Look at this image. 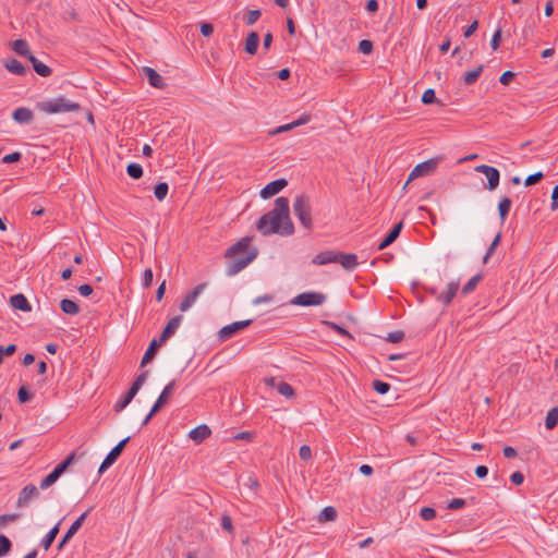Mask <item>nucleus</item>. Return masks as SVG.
Listing matches in <instances>:
<instances>
[{"mask_svg": "<svg viewBox=\"0 0 558 558\" xmlns=\"http://www.w3.org/2000/svg\"><path fill=\"white\" fill-rule=\"evenodd\" d=\"M37 496V487L34 484H28L25 487H23L22 490L20 492L16 506L19 508L25 507L28 504L29 499Z\"/></svg>", "mask_w": 558, "mask_h": 558, "instance_id": "obj_16", "label": "nucleus"}, {"mask_svg": "<svg viewBox=\"0 0 558 558\" xmlns=\"http://www.w3.org/2000/svg\"><path fill=\"white\" fill-rule=\"evenodd\" d=\"M515 77V73L512 72V71H505L500 77H499V82L502 84V85H508L513 78Z\"/></svg>", "mask_w": 558, "mask_h": 558, "instance_id": "obj_61", "label": "nucleus"}, {"mask_svg": "<svg viewBox=\"0 0 558 558\" xmlns=\"http://www.w3.org/2000/svg\"><path fill=\"white\" fill-rule=\"evenodd\" d=\"M148 375H149L148 371H143L141 374H138L136 376V378L134 379V381L132 384H134L138 388H142V386L145 384Z\"/></svg>", "mask_w": 558, "mask_h": 558, "instance_id": "obj_62", "label": "nucleus"}, {"mask_svg": "<svg viewBox=\"0 0 558 558\" xmlns=\"http://www.w3.org/2000/svg\"><path fill=\"white\" fill-rule=\"evenodd\" d=\"M251 241L250 236H244L227 250L226 257L232 258L227 266V275L240 272L257 257L258 250L250 246Z\"/></svg>", "mask_w": 558, "mask_h": 558, "instance_id": "obj_2", "label": "nucleus"}, {"mask_svg": "<svg viewBox=\"0 0 558 558\" xmlns=\"http://www.w3.org/2000/svg\"><path fill=\"white\" fill-rule=\"evenodd\" d=\"M260 15H262V12L258 9L248 10L244 17L245 24L247 26H252L253 24H255L257 22V20L260 17Z\"/></svg>", "mask_w": 558, "mask_h": 558, "instance_id": "obj_47", "label": "nucleus"}, {"mask_svg": "<svg viewBox=\"0 0 558 558\" xmlns=\"http://www.w3.org/2000/svg\"><path fill=\"white\" fill-rule=\"evenodd\" d=\"M207 283L203 282L197 284L192 291H190L181 301L179 308L181 312L187 311L196 301L197 296L204 291Z\"/></svg>", "mask_w": 558, "mask_h": 558, "instance_id": "obj_13", "label": "nucleus"}, {"mask_svg": "<svg viewBox=\"0 0 558 558\" xmlns=\"http://www.w3.org/2000/svg\"><path fill=\"white\" fill-rule=\"evenodd\" d=\"M256 229L263 235H292L294 226L290 218L289 199L282 196L276 198L275 207L257 220Z\"/></svg>", "mask_w": 558, "mask_h": 558, "instance_id": "obj_1", "label": "nucleus"}, {"mask_svg": "<svg viewBox=\"0 0 558 558\" xmlns=\"http://www.w3.org/2000/svg\"><path fill=\"white\" fill-rule=\"evenodd\" d=\"M544 178V173L542 171H537L533 174H530L525 178L524 180V185L525 186H532V185H535L537 183H539Z\"/></svg>", "mask_w": 558, "mask_h": 558, "instance_id": "obj_49", "label": "nucleus"}, {"mask_svg": "<svg viewBox=\"0 0 558 558\" xmlns=\"http://www.w3.org/2000/svg\"><path fill=\"white\" fill-rule=\"evenodd\" d=\"M10 304L14 310H19V311H22L25 313L32 311V306H31L27 298L22 293L12 295L10 298Z\"/></svg>", "mask_w": 558, "mask_h": 558, "instance_id": "obj_21", "label": "nucleus"}, {"mask_svg": "<svg viewBox=\"0 0 558 558\" xmlns=\"http://www.w3.org/2000/svg\"><path fill=\"white\" fill-rule=\"evenodd\" d=\"M199 31L204 37H209L214 33V25L210 23H202Z\"/></svg>", "mask_w": 558, "mask_h": 558, "instance_id": "obj_63", "label": "nucleus"}, {"mask_svg": "<svg viewBox=\"0 0 558 558\" xmlns=\"http://www.w3.org/2000/svg\"><path fill=\"white\" fill-rule=\"evenodd\" d=\"M500 241H501V233L498 232L493 242L490 243V245L488 246L487 248V252L486 254L484 255L483 257V264H487L488 259L490 258V256L495 253L496 251V247L500 244Z\"/></svg>", "mask_w": 558, "mask_h": 558, "instance_id": "obj_41", "label": "nucleus"}, {"mask_svg": "<svg viewBox=\"0 0 558 558\" xmlns=\"http://www.w3.org/2000/svg\"><path fill=\"white\" fill-rule=\"evenodd\" d=\"M153 279H154L153 270L150 268L145 269L143 272V276H142L143 287L145 289L150 288L153 284Z\"/></svg>", "mask_w": 558, "mask_h": 558, "instance_id": "obj_53", "label": "nucleus"}, {"mask_svg": "<svg viewBox=\"0 0 558 558\" xmlns=\"http://www.w3.org/2000/svg\"><path fill=\"white\" fill-rule=\"evenodd\" d=\"M288 185V181L284 178H279L266 184L259 192V195L264 199H268L279 192H281Z\"/></svg>", "mask_w": 558, "mask_h": 558, "instance_id": "obj_11", "label": "nucleus"}, {"mask_svg": "<svg viewBox=\"0 0 558 558\" xmlns=\"http://www.w3.org/2000/svg\"><path fill=\"white\" fill-rule=\"evenodd\" d=\"M558 425V407L551 408L545 418V427L549 430Z\"/></svg>", "mask_w": 558, "mask_h": 558, "instance_id": "obj_31", "label": "nucleus"}, {"mask_svg": "<svg viewBox=\"0 0 558 558\" xmlns=\"http://www.w3.org/2000/svg\"><path fill=\"white\" fill-rule=\"evenodd\" d=\"M12 119L20 124H29L34 120V112L26 107H19L12 112Z\"/></svg>", "mask_w": 558, "mask_h": 558, "instance_id": "obj_17", "label": "nucleus"}, {"mask_svg": "<svg viewBox=\"0 0 558 558\" xmlns=\"http://www.w3.org/2000/svg\"><path fill=\"white\" fill-rule=\"evenodd\" d=\"M404 336H405L404 331L396 330V331L389 332L388 336L386 337V340L391 343H399L404 339Z\"/></svg>", "mask_w": 558, "mask_h": 558, "instance_id": "obj_54", "label": "nucleus"}, {"mask_svg": "<svg viewBox=\"0 0 558 558\" xmlns=\"http://www.w3.org/2000/svg\"><path fill=\"white\" fill-rule=\"evenodd\" d=\"M3 66L15 75H25L27 70L17 59L9 58L3 60Z\"/></svg>", "mask_w": 558, "mask_h": 558, "instance_id": "obj_23", "label": "nucleus"}, {"mask_svg": "<svg viewBox=\"0 0 558 558\" xmlns=\"http://www.w3.org/2000/svg\"><path fill=\"white\" fill-rule=\"evenodd\" d=\"M459 290V282L452 281L448 283L445 292L437 294V301L441 302L445 306H448Z\"/></svg>", "mask_w": 558, "mask_h": 558, "instance_id": "obj_19", "label": "nucleus"}, {"mask_svg": "<svg viewBox=\"0 0 558 558\" xmlns=\"http://www.w3.org/2000/svg\"><path fill=\"white\" fill-rule=\"evenodd\" d=\"M327 296L322 292L308 291L295 295L291 300V304L298 306H318L326 301Z\"/></svg>", "mask_w": 558, "mask_h": 558, "instance_id": "obj_5", "label": "nucleus"}, {"mask_svg": "<svg viewBox=\"0 0 558 558\" xmlns=\"http://www.w3.org/2000/svg\"><path fill=\"white\" fill-rule=\"evenodd\" d=\"M181 320H182V316L181 315H178V316H174L172 317L168 323L167 325L165 326V328L162 329L168 336H172L174 335L175 330L178 329V327L180 326L181 324Z\"/></svg>", "mask_w": 558, "mask_h": 558, "instance_id": "obj_38", "label": "nucleus"}, {"mask_svg": "<svg viewBox=\"0 0 558 558\" xmlns=\"http://www.w3.org/2000/svg\"><path fill=\"white\" fill-rule=\"evenodd\" d=\"M93 510V507H89L84 513H82L68 529L64 533L60 542L58 543L57 549L62 550L63 547L69 543V541L77 533V531L82 527L84 521L86 520L88 513Z\"/></svg>", "mask_w": 558, "mask_h": 558, "instance_id": "obj_9", "label": "nucleus"}, {"mask_svg": "<svg viewBox=\"0 0 558 558\" xmlns=\"http://www.w3.org/2000/svg\"><path fill=\"white\" fill-rule=\"evenodd\" d=\"M169 185L167 182H159L154 187V195L157 201L162 202L168 194Z\"/></svg>", "mask_w": 558, "mask_h": 558, "instance_id": "obj_37", "label": "nucleus"}, {"mask_svg": "<svg viewBox=\"0 0 558 558\" xmlns=\"http://www.w3.org/2000/svg\"><path fill=\"white\" fill-rule=\"evenodd\" d=\"M158 352V348L156 347V343L150 342L146 352L144 353L142 361H141V367L146 366L150 361L154 360Z\"/></svg>", "mask_w": 558, "mask_h": 558, "instance_id": "obj_34", "label": "nucleus"}, {"mask_svg": "<svg viewBox=\"0 0 558 558\" xmlns=\"http://www.w3.org/2000/svg\"><path fill=\"white\" fill-rule=\"evenodd\" d=\"M465 505H466L465 499H462V498H453V499H452V500H450V501H449V504L447 505V509H449V510H458V509L463 508Z\"/></svg>", "mask_w": 558, "mask_h": 558, "instance_id": "obj_56", "label": "nucleus"}, {"mask_svg": "<svg viewBox=\"0 0 558 558\" xmlns=\"http://www.w3.org/2000/svg\"><path fill=\"white\" fill-rule=\"evenodd\" d=\"M277 390L281 396H283L286 398H291L294 396L293 387L286 381L278 383Z\"/></svg>", "mask_w": 558, "mask_h": 558, "instance_id": "obj_44", "label": "nucleus"}, {"mask_svg": "<svg viewBox=\"0 0 558 558\" xmlns=\"http://www.w3.org/2000/svg\"><path fill=\"white\" fill-rule=\"evenodd\" d=\"M61 475L62 473L54 466V469L41 480L39 485L40 489H47L52 486Z\"/></svg>", "mask_w": 558, "mask_h": 558, "instance_id": "obj_30", "label": "nucleus"}, {"mask_svg": "<svg viewBox=\"0 0 558 558\" xmlns=\"http://www.w3.org/2000/svg\"><path fill=\"white\" fill-rule=\"evenodd\" d=\"M251 324H252V319H246V320H239V322H234L229 325H226L218 332L219 339L222 341L228 340V339L232 338L239 331L248 327Z\"/></svg>", "mask_w": 558, "mask_h": 558, "instance_id": "obj_10", "label": "nucleus"}, {"mask_svg": "<svg viewBox=\"0 0 558 558\" xmlns=\"http://www.w3.org/2000/svg\"><path fill=\"white\" fill-rule=\"evenodd\" d=\"M76 451H72L68 454L60 463L56 465L58 470L63 474L75 461Z\"/></svg>", "mask_w": 558, "mask_h": 558, "instance_id": "obj_40", "label": "nucleus"}, {"mask_svg": "<svg viewBox=\"0 0 558 558\" xmlns=\"http://www.w3.org/2000/svg\"><path fill=\"white\" fill-rule=\"evenodd\" d=\"M60 308L66 315H76L81 311L80 305L71 299H62Z\"/></svg>", "mask_w": 558, "mask_h": 558, "instance_id": "obj_27", "label": "nucleus"}, {"mask_svg": "<svg viewBox=\"0 0 558 558\" xmlns=\"http://www.w3.org/2000/svg\"><path fill=\"white\" fill-rule=\"evenodd\" d=\"M422 102L424 105L438 104L442 106V102L436 97V93L433 88H428L423 93Z\"/></svg>", "mask_w": 558, "mask_h": 558, "instance_id": "obj_39", "label": "nucleus"}, {"mask_svg": "<svg viewBox=\"0 0 558 558\" xmlns=\"http://www.w3.org/2000/svg\"><path fill=\"white\" fill-rule=\"evenodd\" d=\"M126 173L130 178L138 180L143 177V167L137 162H131L126 166Z\"/></svg>", "mask_w": 558, "mask_h": 558, "instance_id": "obj_36", "label": "nucleus"}, {"mask_svg": "<svg viewBox=\"0 0 558 558\" xmlns=\"http://www.w3.org/2000/svg\"><path fill=\"white\" fill-rule=\"evenodd\" d=\"M174 388L175 380H171L168 385H166V387L163 388V390L161 391V393L159 395V397L157 398L156 402L153 405V413H158L168 403Z\"/></svg>", "mask_w": 558, "mask_h": 558, "instance_id": "obj_12", "label": "nucleus"}, {"mask_svg": "<svg viewBox=\"0 0 558 558\" xmlns=\"http://www.w3.org/2000/svg\"><path fill=\"white\" fill-rule=\"evenodd\" d=\"M293 213L303 228L313 230L311 199L307 195L301 194L294 198Z\"/></svg>", "mask_w": 558, "mask_h": 558, "instance_id": "obj_4", "label": "nucleus"}, {"mask_svg": "<svg viewBox=\"0 0 558 558\" xmlns=\"http://www.w3.org/2000/svg\"><path fill=\"white\" fill-rule=\"evenodd\" d=\"M403 229V221L397 222L386 234V236L381 240L379 243L377 250L383 251L389 245H391L400 235L401 231Z\"/></svg>", "mask_w": 558, "mask_h": 558, "instance_id": "obj_14", "label": "nucleus"}, {"mask_svg": "<svg viewBox=\"0 0 558 558\" xmlns=\"http://www.w3.org/2000/svg\"><path fill=\"white\" fill-rule=\"evenodd\" d=\"M299 456L303 461H308L312 458V449L307 445H303L300 447Z\"/></svg>", "mask_w": 558, "mask_h": 558, "instance_id": "obj_58", "label": "nucleus"}, {"mask_svg": "<svg viewBox=\"0 0 558 558\" xmlns=\"http://www.w3.org/2000/svg\"><path fill=\"white\" fill-rule=\"evenodd\" d=\"M12 549V542L3 534H0V558L7 556Z\"/></svg>", "mask_w": 558, "mask_h": 558, "instance_id": "obj_43", "label": "nucleus"}, {"mask_svg": "<svg viewBox=\"0 0 558 558\" xmlns=\"http://www.w3.org/2000/svg\"><path fill=\"white\" fill-rule=\"evenodd\" d=\"M502 38V31L501 28H497L495 33L493 34L492 40H490V47L493 50H497L500 46Z\"/></svg>", "mask_w": 558, "mask_h": 558, "instance_id": "obj_55", "label": "nucleus"}, {"mask_svg": "<svg viewBox=\"0 0 558 558\" xmlns=\"http://www.w3.org/2000/svg\"><path fill=\"white\" fill-rule=\"evenodd\" d=\"M483 279L482 274L473 276L462 288V294L466 295L475 290L480 281Z\"/></svg>", "mask_w": 558, "mask_h": 558, "instance_id": "obj_35", "label": "nucleus"}, {"mask_svg": "<svg viewBox=\"0 0 558 558\" xmlns=\"http://www.w3.org/2000/svg\"><path fill=\"white\" fill-rule=\"evenodd\" d=\"M483 69L484 66L480 64L474 70L466 72L465 75L463 76V83L465 85L474 84L478 80L481 73L483 72Z\"/></svg>", "mask_w": 558, "mask_h": 558, "instance_id": "obj_32", "label": "nucleus"}, {"mask_svg": "<svg viewBox=\"0 0 558 558\" xmlns=\"http://www.w3.org/2000/svg\"><path fill=\"white\" fill-rule=\"evenodd\" d=\"M259 45V35L257 32H251L247 34L244 44V51L251 56L257 52Z\"/></svg>", "mask_w": 558, "mask_h": 558, "instance_id": "obj_22", "label": "nucleus"}, {"mask_svg": "<svg viewBox=\"0 0 558 558\" xmlns=\"http://www.w3.org/2000/svg\"><path fill=\"white\" fill-rule=\"evenodd\" d=\"M21 158H22V154L20 151H14V153L5 155L2 158V162L3 163H14V162L20 161Z\"/></svg>", "mask_w": 558, "mask_h": 558, "instance_id": "obj_57", "label": "nucleus"}, {"mask_svg": "<svg viewBox=\"0 0 558 558\" xmlns=\"http://www.w3.org/2000/svg\"><path fill=\"white\" fill-rule=\"evenodd\" d=\"M221 526L228 533H232L233 532L232 519H231L230 515H228V514H223L222 515V518H221Z\"/></svg>", "mask_w": 558, "mask_h": 558, "instance_id": "obj_59", "label": "nucleus"}, {"mask_svg": "<svg viewBox=\"0 0 558 558\" xmlns=\"http://www.w3.org/2000/svg\"><path fill=\"white\" fill-rule=\"evenodd\" d=\"M211 435V429L206 424H201L191 429L189 436L197 445L202 444Z\"/></svg>", "mask_w": 558, "mask_h": 558, "instance_id": "obj_20", "label": "nucleus"}, {"mask_svg": "<svg viewBox=\"0 0 558 558\" xmlns=\"http://www.w3.org/2000/svg\"><path fill=\"white\" fill-rule=\"evenodd\" d=\"M372 386H373V389L379 395L387 393L391 388L390 384L379 380V379H375L373 381Z\"/></svg>", "mask_w": 558, "mask_h": 558, "instance_id": "obj_46", "label": "nucleus"}, {"mask_svg": "<svg viewBox=\"0 0 558 558\" xmlns=\"http://www.w3.org/2000/svg\"><path fill=\"white\" fill-rule=\"evenodd\" d=\"M17 350L16 344L10 343L7 347L0 345V365L3 362L4 356H11L13 355Z\"/></svg>", "mask_w": 558, "mask_h": 558, "instance_id": "obj_48", "label": "nucleus"}, {"mask_svg": "<svg viewBox=\"0 0 558 558\" xmlns=\"http://www.w3.org/2000/svg\"><path fill=\"white\" fill-rule=\"evenodd\" d=\"M336 263H339L345 270L352 271L357 266V256L354 253H337Z\"/></svg>", "mask_w": 558, "mask_h": 558, "instance_id": "obj_15", "label": "nucleus"}, {"mask_svg": "<svg viewBox=\"0 0 558 558\" xmlns=\"http://www.w3.org/2000/svg\"><path fill=\"white\" fill-rule=\"evenodd\" d=\"M420 517L425 521H430L436 518V510L432 507H423Z\"/></svg>", "mask_w": 558, "mask_h": 558, "instance_id": "obj_52", "label": "nucleus"}, {"mask_svg": "<svg viewBox=\"0 0 558 558\" xmlns=\"http://www.w3.org/2000/svg\"><path fill=\"white\" fill-rule=\"evenodd\" d=\"M19 517H20L19 513L1 514L0 515V529L9 522L16 521L19 519Z\"/></svg>", "mask_w": 558, "mask_h": 558, "instance_id": "obj_60", "label": "nucleus"}, {"mask_svg": "<svg viewBox=\"0 0 558 558\" xmlns=\"http://www.w3.org/2000/svg\"><path fill=\"white\" fill-rule=\"evenodd\" d=\"M28 61L32 63V66L34 71L41 77L50 76L52 73V70L43 63L40 60H38L34 54L29 56Z\"/></svg>", "mask_w": 558, "mask_h": 558, "instance_id": "obj_25", "label": "nucleus"}, {"mask_svg": "<svg viewBox=\"0 0 558 558\" xmlns=\"http://www.w3.org/2000/svg\"><path fill=\"white\" fill-rule=\"evenodd\" d=\"M373 49H374V45H373V41L372 40H368V39H362L360 43H359V51L362 52L363 54H369L373 52Z\"/></svg>", "mask_w": 558, "mask_h": 558, "instance_id": "obj_51", "label": "nucleus"}, {"mask_svg": "<svg viewBox=\"0 0 558 558\" xmlns=\"http://www.w3.org/2000/svg\"><path fill=\"white\" fill-rule=\"evenodd\" d=\"M551 210L558 209V183L555 185L551 192V204H550Z\"/></svg>", "mask_w": 558, "mask_h": 558, "instance_id": "obj_64", "label": "nucleus"}, {"mask_svg": "<svg viewBox=\"0 0 558 558\" xmlns=\"http://www.w3.org/2000/svg\"><path fill=\"white\" fill-rule=\"evenodd\" d=\"M476 172L483 173L486 179L487 183L484 185L485 189L488 191H495L500 181V172L497 168L488 165H478L474 168Z\"/></svg>", "mask_w": 558, "mask_h": 558, "instance_id": "obj_7", "label": "nucleus"}, {"mask_svg": "<svg viewBox=\"0 0 558 558\" xmlns=\"http://www.w3.org/2000/svg\"><path fill=\"white\" fill-rule=\"evenodd\" d=\"M130 439H131L130 436L125 437L124 439L119 441L109 451V453L105 457V459L102 460V462L98 469L99 474H102L106 470H108L119 459V457L122 454V452H123L126 444L130 441Z\"/></svg>", "mask_w": 558, "mask_h": 558, "instance_id": "obj_6", "label": "nucleus"}, {"mask_svg": "<svg viewBox=\"0 0 558 558\" xmlns=\"http://www.w3.org/2000/svg\"><path fill=\"white\" fill-rule=\"evenodd\" d=\"M132 400L133 399L129 397L126 393L121 396V398L113 405L114 412L120 413L121 411H123L132 402Z\"/></svg>", "mask_w": 558, "mask_h": 558, "instance_id": "obj_45", "label": "nucleus"}, {"mask_svg": "<svg viewBox=\"0 0 558 558\" xmlns=\"http://www.w3.org/2000/svg\"><path fill=\"white\" fill-rule=\"evenodd\" d=\"M143 72L148 81V83L155 87L162 89L166 86L163 77L153 68L145 66L143 68Z\"/></svg>", "mask_w": 558, "mask_h": 558, "instance_id": "obj_18", "label": "nucleus"}, {"mask_svg": "<svg viewBox=\"0 0 558 558\" xmlns=\"http://www.w3.org/2000/svg\"><path fill=\"white\" fill-rule=\"evenodd\" d=\"M34 397V393L28 389L27 386L22 385L17 390V400L20 403L29 402Z\"/></svg>", "mask_w": 558, "mask_h": 558, "instance_id": "obj_42", "label": "nucleus"}, {"mask_svg": "<svg viewBox=\"0 0 558 558\" xmlns=\"http://www.w3.org/2000/svg\"><path fill=\"white\" fill-rule=\"evenodd\" d=\"M12 50L17 53L19 56L29 59V56H33V53L29 50V46L25 39H16L11 44Z\"/></svg>", "mask_w": 558, "mask_h": 558, "instance_id": "obj_26", "label": "nucleus"}, {"mask_svg": "<svg viewBox=\"0 0 558 558\" xmlns=\"http://www.w3.org/2000/svg\"><path fill=\"white\" fill-rule=\"evenodd\" d=\"M337 510L332 506L325 507L320 514H319V521L320 522H330L335 521L337 519Z\"/></svg>", "mask_w": 558, "mask_h": 558, "instance_id": "obj_33", "label": "nucleus"}, {"mask_svg": "<svg viewBox=\"0 0 558 558\" xmlns=\"http://www.w3.org/2000/svg\"><path fill=\"white\" fill-rule=\"evenodd\" d=\"M337 253L338 252L330 250L323 251L312 259V263L315 265H327L330 263H336Z\"/></svg>", "mask_w": 558, "mask_h": 558, "instance_id": "obj_24", "label": "nucleus"}, {"mask_svg": "<svg viewBox=\"0 0 558 558\" xmlns=\"http://www.w3.org/2000/svg\"><path fill=\"white\" fill-rule=\"evenodd\" d=\"M37 108L48 114L74 112L81 109L78 102L72 101L64 96L37 102Z\"/></svg>", "mask_w": 558, "mask_h": 558, "instance_id": "obj_3", "label": "nucleus"}, {"mask_svg": "<svg viewBox=\"0 0 558 558\" xmlns=\"http://www.w3.org/2000/svg\"><path fill=\"white\" fill-rule=\"evenodd\" d=\"M511 205H512V201L508 196H505V197H502L499 201V203H498V214H499V218H500L501 225L505 223V221L507 219V216H508V214L510 211Z\"/></svg>", "mask_w": 558, "mask_h": 558, "instance_id": "obj_29", "label": "nucleus"}, {"mask_svg": "<svg viewBox=\"0 0 558 558\" xmlns=\"http://www.w3.org/2000/svg\"><path fill=\"white\" fill-rule=\"evenodd\" d=\"M323 324L328 326L330 329H332L333 331H336L340 336H345V337H349V338L352 337L351 333L345 328L339 326L338 324H336L333 322L324 320Z\"/></svg>", "mask_w": 558, "mask_h": 558, "instance_id": "obj_50", "label": "nucleus"}, {"mask_svg": "<svg viewBox=\"0 0 558 558\" xmlns=\"http://www.w3.org/2000/svg\"><path fill=\"white\" fill-rule=\"evenodd\" d=\"M60 531V522L57 523L53 527L49 530V532L43 537L40 545L44 547L45 550H48L52 543L54 542L57 535Z\"/></svg>", "mask_w": 558, "mask_h": 558, "instance_id": "obj_28", "label": "nucleus"}, {"mask_svg": "<svg viewBox=\"0 0 558 558\" xmlns=\"http://www.w3.org/2000/svg\"><path fill=\"white\" fill-rule=\"evenodd\" d=\"M440 160H441V157H435V158L425 160L423 162H420L411 171V173L409 175V181H412L422 175H429V174L434 173L435 170L437 169Z\"/></svg>", "mask_w": 558, "mask_h": 558, "instance_id": "obj_8", "label": "nucleus"}]
</instances>
